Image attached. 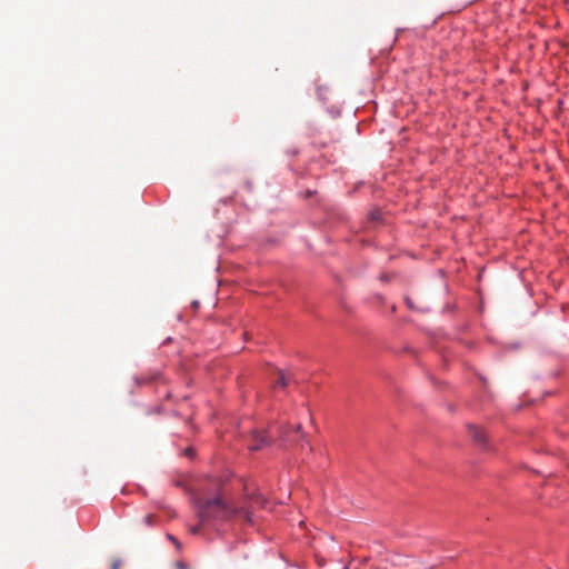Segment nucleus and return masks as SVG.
Segmentation results:
<instances>
[{
    "instance_id": "obj_1",
    "label": "nucleus",
    "mask_w": 569,
    "mask_h": 569,
    "mask_svg": "<svg viewBox=\"0 0 569 569\" xmlns=\"http://www.w3.org/2000/svg\"><path fill=\"white\" fill-rule=\"evenodd\" d=\"M200 490L201 495L194 500L200 523L190 528L192 535L200 533L203 526H216L233 518L252 522L249 507L236 505L227 483L220 478H210Z\"/></svg>"
},
{
    "instance_id": "obj_2",
    "label": "nucleus",
    "mask_w": 569,
    "mask_h": 569,
    "mask_svg": "<svg viewBox=\"0 0 569 569\" xmlns=\"http://www.w3.org/2000/svg\"><path fill=\"white\" fill-rule=\"evenodd\" d=\"M280 438L282 442H298L300 440H303L305 435L301 431L300 423H297L295 426H287L283 427L280 430Z\"/></svg>"
},
{
    "instance_id": "obj_3",
    "label": "nucleus",
    "mask_w": 569,
    "mask_h": 569,
    "mask_svg": "<svg viewBox=\"0 0 569 569\" xmlns=\"http://www.w3.org/2000/svg\"><path fill=\"white\" fill-rule=\"evenodd\" d=\"M243 491H244V498L247 502L250 505V507H258V508H264L266 499L254 491H250L249 487L244 483L243 485Z\"/></svg>"
},
{
    "instance_id": "obj_4",
    "label": "nucleus",
    "mask_w": 569,
    "mask_h": 569,
    "mask_svg": "<svg viewBox=\"0 0 569 569\" xmlns=\"http://www.w3.org/2000/svg\"><path fill=\"white\" fill-rule=\"evenodd\" d=\"M269 432L270 431H253L252 433V441L249 445V449L251 451H256L261 449L263 446H266L269 441Z\"/></svg>"
},
{
    "instance_id": "obj_5",
    "label": "nucleus",
    "mask_w": 569,
    "mask_h": 569,
    "mask_svg": "<svg viewBox=\"0 0 569 569\" xmlns=\"http://www.w3.org/2000/svg\"><path fill=\"white\" fill-rule=\"evenodd\" d=\"M471 431V435L473 437V439L478 442V443H485L486 440H487V436H486V432L480 429V428H477V427H472L470 429Z\"/></svg>"
},
{
    "instance_id": "obj_6",
    "label": "nucleus",
    "mask_w": 569,
    "mask_h": 569,
    "mask_svg": "<svg viewBox=\"0 0 569 569\" xmlns=\"http://www.w3.org/2000/svg\"><path fill=\"white\" fill-rule=\"evenodd\" d=\"M287 385L286 375L282 371H278L274 388H284Z\"/></svg>"
},
{
    "instance_id": "obj_7",
    "label": "nucleus",
    "mask_w": 569,
    "mask_h": 569,
    "mask_svg": "<svg viewBox=\"0 0 569 569\" xmlns=\"http://www.w3.org/2000/svg\"><path fill=\"white\" fill-rule=\"evenodd\" d=\"M168 539H169L170 541H172V542H173L178 548L180 547V543H179L178 539H177V538H174L173 536L168 535Z\"/></svg>"
},
{
    "instance_id": "obj_8",
    "label": "nucleus",
    "mask_w": 569,
    "mask_h": 569,
    "mask_svg": "<svg viewBox=\"0 0 569 569\" xmlns=\"http://www.w3.org/2000/svg\"><path fill=\"white\" fill-rule=\"evenodd\" d=\"M144 521L147 525H152L153 516H151V515L146 516Z\"/></svg>"
},
{
    "instance_id": "obj_9",
    "label": "nucleus",
    "mask_w": 569,
    "mask_h": 569,
    "mask_svg": "<svg viewBox=\"0 0 569 569\" xmlns=\"http://www.w3.org/2000/svg\"><path fill=\"white\" fill-rule=\"evenodd\" d=\"M112 569H119V563L118 562H113Z\"/></svg>"
},
{
    "instance_id": "obj_10",
    "label": "nucleus",
    "mask_w": 569,
    "mask_h": 569,
    "mask_svg": "<svg viewBox=\"0 0 569 569\" xmlns=\"http://www.w3.org/2000/svg\"><path fill=\"white\" fill-rule=\"evenodd\" d=\"M303 411H305V413H306L307 416H309V415H310L309 409H303Z\"/></svg>"
}]
</instances>
